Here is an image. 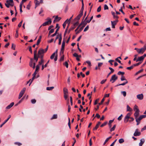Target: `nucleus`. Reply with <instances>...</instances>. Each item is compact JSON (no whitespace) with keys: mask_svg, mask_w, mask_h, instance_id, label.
<instances>
[{"mask_svg":"<svg viewBox=\"0 0 146 146\" xmlns=\"http://www.w3.org/2000/svg\"><path fill=\"white\" fill-rule=\"evenodd\" d=\"M6 3H5V5L7 8L9 7V6H13L14 5V3L13 0H8L6 1Z\"/></svg>","mask_w":146,"mask_h":146,"instance_id":"2","label":"nucleus"},{"mask_svg":"<svg viewBox=\"0 0 146 146\" xmlns=\"http://www.w3.org/2000/svg\"><path fill=\"white\" fill-rule=\"evenodd\" d=\"M125 74L124 72H122L121 71H119L117 73V74L118 75H123Z\"/></svg>","mask_w":146,"mask_h":146,"instance_id":"38","label":"nucleus"},{"mask_svg":"<svg viewBox=\"0 0 146 146\" xmlns=\"http://www.w3.org/2000/svg\"><path fill=\"white\" fill-rule=\"evenodd\" d=\"M36 102V100L35 99H33L31 100V102L33 104H35Z\"/></svg>","mask_w":146,"mask_h":146,"instance_id":"46","label":"nucleus"},{"mask_svg":"<svg viewBox=\"0 0 146 146\" xmlns=\"http://www.w3.org/2000/svg\"><path fill=\"white\" fill-rule=\"evenodd\" d=\"M104 98H103L102 99L101 102H100V103H99V104H98L99 105H101L103 103V102H104Z\"/></svg>","mask_w":146,"mask_h":146,"instance_id":"50","label":"nucleus"},{"mask_svg":"<svg viewBox=\"0 0 146 146\" xmlns=\"http://www.w3.org/2000/svg\"><path fill=\"white\" fill-rule=\"evenodd\" d=\"M65 45V41L63 40L62 42V47L61 48V51L62 52V53L63 54L64 52V46Z\"/></svg>","mask_w":146,"mask_h":146,"instance_id":"9","label":"nucleus"},{"mask_svg":"<svg viewBox=\"0 0 146 146\" xmlns=\"http://www.w3.org/2000/svg\"><path fill=\"white\" fill-rule=\"evenodd\" d=\"M64 60V55H63L62 56L60 59V61H62Z\"/></svg>","mask_w":146,"mask_h":146,"instance_id":"53","label":"nucleus"},{"mask_svg":"<svg viewBox=\"0 0 146 146\" xmlns=\"http://www.w3.org/2000/svg\"><path fill=\"white\" fill-rule=\"evenodd\" d=\"M121 93L122 94L124 97H125L126 95V93L125 91H122Z\"/></svg>","mask_w":146,"mask_h":146,"instance_id":"47","label":"nucleus"},{"mask_svg":"<svg viewBox=\"0 0 146 146\" xmlns=\"http://www.w3.org/2000/svg\"><path fill=\"white\" fill-rule=\"evenodd\" d=\"M57 50H56V51L54 52L50 56V59H52L54 58L55 56V55L56 54H57Z\"/></svg>","mask_w":146,"mask_h":146,"instance_id":"14","label":"nucleus"},{"mask_svg":"<svg viewBox=\"0 0 146 146\" xmlns=\"http://www.w3.org/2000/svg\"><path fill=\"white\" fill-rule=\"evenodd\" d=\"M134 67L133 65L131 66L130 67H127V69L128 70H130L131 69H132Z\"/></svg>","mask_w":146,"mask_h":146,"instance_id":"45","label":"nucleus"},{"mask_svg":"<svg viewBox=\"0 0 146 146\" xmlns=\"http://www.w3.org/2000/svg\"><path fill=\"white\" fill-rule=\"evenodd\" d=\"M111 136H110V137H108V138H107L105 140L104 142V145L107 142L108 140L111 138Z\"/></svg>","mask_w":146,"mask_h":146,"instance_id":"28","label":"nucleus"},{"mask_svg":"<svg viewBox=\"0 0 146 146\" xmlns=\"http://www.w3.org/2000/svg\"><path fill=\"white\" fill-rule=\"evenodd\" d=\"M15 45H14L13 44H12L11 48L14 50H15Z\"/></svg>","mask_w":146,"mask_h":146,"instance_id":"63","label":"nucleus"},{"mask_svg":"<svg viewBox=\"0 0 146 146\" xmlns=\"http://www.w3.org/2000/svg\"><path fill=\"white\" fill-rule=\"evenodd\" d=\"M86 23V21H82V22L79 25V26H84V27L87 24Z\"/></svg>","mask_w":146,"mask_h":146,"instance_id":"20","label":"nucleus"},{"mask_svg":"<svg viewBox=\"0 0 146 146\" xmlns=\"http://www.w3.org/2000/svg\"><path fill=\"white\" fill-rule=\"evenodd\" d=\"M64 22L66 24L68 23L69 24V25L70 22V21L69 20V19H67Z\"/></svg>","mask_w":146,"mask_h":146,"instance_id":"42","label":"nucleus"},{"mask_svg":"<svg viewBox=\"0 0 146 146\" xmlns=\"http://www.w3.org/2000/svg\"><path fill=\"white\" fill-rule=\"evenodd\" d=\"M142 117L141 116H140L139 117H137L135 118V120L136 122H137V125H138L140 123V121L142 119Z\"/></svg>","mask_w":146,"mask_h":146,"instance_id":"6","label":"nucleus"},{"mask_svg":"<svg viewBox=\"0 0 146 146\" xmlns=\"http://www.w3.org/2000/svg\"><path fill=\"white\" fill-rule=\"evenodd\" d=\"M134 110L135 111H139L138 106L135 105L134 107Z\"/></svg>","mask_w":146,"mask_h":146,"instance_id":"24","label":"nucleus"},{"mask_svg":"<svg viewBox=\"0 0 146 146\" xmlns=\"http://www.w3.org/2000/svg\"><path fill=\"white\" fill-rule=\"evenodd\" d=\"M54 87L53 86L49 87L46 88V90H51L54 88Z\"/></svg>","mask_w":146,"mask_h":146,"instance_id":"31","label":"nucleus"},{"mask_svg":"<svg viewBox=\"0 0 146 146\" xmlns=\"http://www.w3.org/2000/svg\"><path fill=\"white\" fill-rule=\"evenodd\" d=\"M41 59V61L39 62L38 64L37 65H38L39 66H40L41 64H42L44 62V60L42 59V58Z\"/></svg>","mask_w":146,"mask_h":146,"instance_id":"25","label":"nucleus"},{"mask_svg":"<svg viewBox=\"0 0 146 146\" xmlns=\"http://www.w3.org/2000/svg\"><path fill=\"white\" fill-rule=\"evenodd\" d=\"M117 21V20L115 21H111L112 27V28H115V25L116 24Z\"/></svg>","mask_w":146,"mask_h":146,"instance_id":"11","label":"nucleus"},{"mask_svg":"<svg viewBox=\"0 0 146 146\" xmlns=\"http://www.w3.org/2000/svg\"><path fill=\"white\" fill-rule=\"evenodd\" d=\"M83 14V13H82V11H80V14L75 18V20L78 21L80 19V17L82 16Z\"/></svg>","mask_w":146,"mask_h":146,"instance_id":"7","label":"nucleus"},{"mask_svg":"<svg viewBox=\"0 0 146 146\" xmlns=\"http://www.w3.org/2000/svg\"><path fill=\"white\" fill-rule=\"evenodd\" d=\"M46 20L47 21H46L44 23L42 24V25L43 26H45L46 25L49 24H50L52 23V21L51 19L49 17H48Z\"/></svg>","mask_w":146,"mask_h":146,"instance_id":"4","label":"nucleus"},{"mask_svg":"<svg viewBox=\"0 0 146 146\" xmlns=\"http://www.w3.org/2000/svg\"><path fill=\"white\" fill-rule=\"evenodd\" d=\"M26 89L25 88H24L20 93L19 95H21V96H23L25 93V91Z\"/></svg>","mask_w":146,"mask_h":146,"instance_id":"13","label":"nucleus"},{"mask_svg":"<svg viewBox=\"0 0 146 146\" xmlns=\"http://www.w3.org/2000/svg\"><path fill=\"white\" fill-rule=\"evenodd\" d=\"M134 49L136 50L138 54H142L146 50V44L143 47L141 48H135Z\"/></svg>","mask_w":146,"mask_h":146,"instance_id":"1","label":"nucleus"},{"mask_svg":"<svg viewBox=\"0 0 146 146\" xmlns=\"http://www.w3.org/2000/svg\"><path fill=\"white\" fill-rule=\"evenodd\" d=\"M141 142L139 143V146H142V145L145 142V139H141Z\"/></svg>","mask_w":146,"mask_h":146,"instance_id":"19","label":"nucleus"},{"mask_svg":"<svg viewBox=\"0 0 146 146\" xmlns=\"http://www.w3.org/2000/svg\"><path fill=\"white\" fill-rule=\"evenodd\" d=\"M54 29H51L49 31L48 33V35H50L52 33L54 32Z\"/></svg>","mask_w":146,"mask_h":146,"instance_id":"36","label":"nucleus"},{"mask_svg":"<svg viewBox=\"0 0 146 146\" xmlns=\"http://www.w3.org/2000/svg\"><path fill=\"white\" fill-rule=\"evenodd\" d=\"M106 80H107L106 79L103 80H102L101 82L100 83L102 84H104L106 82Z\"/></svg>","mask_w":146,"mask_h":146,"instance_id":"59","label":"nucleus"},{"mask_svg":"<svg viewBox=\"0 0 146 146\" xmlns=\"http://www.w3.org/2000/svg\"><path fill=\"white\" fill-rule=\"evenodd\" d=\"M57 118V114H54L52 118H51V119L52 120L54 119H56Z\"/></svg>","mask_w":146,"mask_h":146,"instance_id":"32","label":"nucleus"},{"mask_svg":"<svg viewBox=\"0 0 146 146\" xmlns=\"http://www.w3.org/2000/svg\"><path fill=\"white\" fill-rule=\"evenodd\" d=\"M45 53L44 52V50L42 49H40L38 52V56L39 58H42L43 54Z\"/></svg>","mask_w":146,"mask_h":146,"instance_id":"3","label":"nucleus"},{"mask_svg":"<svg viewBox=\"0 0 146 146\" xmlns=\"http://www.w3.org/2000/svg\"><path fill=\"white\" fill-rule=\"evenodd\" d=\"M84 9V3L82 4V7L81 9V10L80 11V12L82 11V13H83V11Z\"/></svg>","mask_w":146,"mask_h":146,"instance_id":"49","label":"nucleus"},{"mask_svg":"<svg viewBox=\"0 0 146 146\" xmlns=\"http://www.w3.org/2000/svg\"><path fill=\"white\" fill-rule=\"evenodd\" d=\"M132 109L128 105L127 106V111H131Z\"/></svg>","mask_w":146,"mask_h":146,"instance_id":"22","label":"nucleus"},{"mask_svg":"<svg viewBox=\"0 0 146 146\" xmlns=\"http://www.w3.org/2000/svg\"><path fill=\"white\" fill-rule=\"evenodd\" d=\"M137 97L139 100H141L143 98V95L142 94H139L137 96Z\"/></svg>","mask_w":146,"mask_h":146,"instance_id":"8","label":"nucleus"},{"mask_svg":"<svg viewBox=\"0 0 146 146\" xmlns=\"http://www.w3.org/2000/svg\"><path fill=\"white\" fill-rule=\"evenodd\" d=\"M14 144L19 146H21L22 145V143L19 142H15L14 143Z\"/></svg>","mask_w":146,"mask_h":146,"instance_id":"37","label":"nucleus"},{"mask_svg":"<svg viewBox=\"0 0 146 146\" xmlns=\"http://www.w3.org/2000/svg\"><path fill=\"white\" fill-rule=\"evenodd\" d=\"M59 42H58V44L60 45L61 44V41L62 39V35L61 34H60L59 35Z\"/></svg>","mask_w":146,"mask_h":146,"instance_id":"21","label":"nucleus"},{"mask_svg":"<svg viewBox=\"0 0 146 146\" xmlns=\"http://www.w3.org/2000/svg\"><path fill=\"white\" fill-rule=\"evenodd\" d=\"M35 3L36 5L38 6L40 5V2L38 1V0H35Z\"/></svg>","mask_w":146,"mask_h":146,"instance_id":"33","label":"nucleus"},{"mask_svg":"<svg viewBox=\"0 0 146 146\" xmlns=\"http://www.w3.org/2000/svg\"><path fill=\"white\" fill-rule=\"evenodd\" d=\"M84 27V26H82L81 27L80 29L78 31L76 32V34H77L80 32L81 31L83 30Z\"/></svg>","mask_w":146,"mask_h":146,"instance_id":"26","label":"nucleus"},{"mask_svg":"<svg viewBox=\"0 0 146 146\" xmlns=\"http://www.w3.org/2000/svg\"><path fill=\"white\" fill-rule=\"evenodd\" d=\"M40 67V66H39L38 65H36L35 70L36 72H38L39 70V69Z\"/></svg>","mask_w":146,"mask_h":146,"instance_id":"40","label":"nucleus"},{"mask_svg":"<svg viewBox=\"0 0 146 146\" xmlns=\"http://www.w3.org/2000/svg\"><path fill=\"white\" fill-rule=\"evenodd\" d=\"M15 37L16 38H17L18 36V30L16 31V33L15 35Z\"/></svg>","mask_w":146,"mask_h":146,"instance_id":"54","label":"nucleus"},{"mask_svg":"<svg viewBox=\"0 0 146 146\" xmlns=\"http://www.w3.org/2000/svg\"><path fill=\"white\" fill-rule=\"evenodd\" d=\"M128 119H127L125 117V118H124V122L125 123H127V122L128 121Z\"/></svg>","mask_w":146,"mask_h":146,"instance_id":"60","label":"nucleus"},{"mask_svg":"<svg viewBox=\"0 0 146 146\" xmlns=\"http://www.w3.org/2000/svg\"><path fill=\"white\" fill-rule=\"evenodd\" d=\"M109 69H110L111 70V72H110L111 73H112L114 72V69H113L111 68L110 67H109Z\"/></svg>","mask_w":146,"mask_h":146,"instance_id":"61","label":"nucleus"},{"mask_svg":"<svg viewBox=\"0 0 146 146\" xmlns=\"http://www.w3.org/2000/svg\"><path fill=\"white\" fill-rule=\"evenodd\" d=\"M143 69H141V70H139L136 73H135V75H137V74H138L140 73V72H142L143 71Z\"/></svg>","mask_w":146,"mask_h":146,"instance_id":"43","label":"nucleus"},{"mask_svg":"<svg viewBox=\"0 0 146 146\" xmlns=\"http://www.w3.org/2000/svg\"><path fill=\"white\" fill-rule=\"evenodd\" d=\"M14 104V103L13 102L11 103L8 106L6 107V109H9L11 107H12Z\"/></svg>","mask_w":146,"mask_h":146,"instance_id":"16","label":"nucleus"},{"mask_svg":"<svg viewBox=\"0 0 146 146\" xmlns=\"http://www.w3.org/2000/svg\"><path fill=\"white\" fill-rule=\"evenodd\" d=\"M124 142V140L123 139H121L119 140V143H121Z\"/></svg>","mask_w":146,"mask_h":146,"instance_id":"44","label":"nucleus"},{"mask_svg":"<svg viewBox=\"0 0 146 146\" xmlns=\"http://www.w3.org/2000/svg\"><path fill=\"white\" fill-rule=\"evenodd\" d=\"M101 10V7L100 6L97 9V11L98 12H100Z\"/></svg>","mask_w":146,"mask_h":146,"instance_id":"56","label":"nucleus"},{"mask_svg":"<svg viewBox=\"0 0 146 146\" xmlns=\"http://www.w3.org/2000/svg\"><path fill=\"white\" fill-rule=\"evenodd\" d=\"M141 135V133L138 131V129H136L134 133V135L135 136H139Z\"/></svg>","mask_w":146,"mask_h":146,"instance_id":"10","label":"nucleus"},{"mask_svg":"<svg viewBox=\"0 0 146 146\" xmlns=\"http://www.w3.org/2000/svg\"><path fill=\"white\" fill-rule=\"evenodd\" d=\"M38 56H37V55H34V58L35 60H36V62H37L38 60Z\"/></svg>","mask_w":146,"mask_h":146,"instance_id":"35","label":"nucleus"},{"mask_svg":"<svg viewBox=\"0 0 146 146\" xmlns=\"http://www.w3.org/2000/svg\"><path fill=\"white\" fill-rule=\"evenodd\" d=\"M89 29V26L88 25H87L84 29V32L86 31H87Z\"/></svg>","mask_w":146,"mask_h":146,"instance_id":"52","label":"nucleus"},{"mask_svg":"<svg viewBox=\"0 0 146 146\" xmlns=\"http://www.w3.org/2000/svg\"><path fill=\"white\" fill-rule=\"evenodd\" d=\"M11 117V115H9V117L7 119H6V120H5V122H4L5 123L9 119V118Z\"/></svg>","mask_w":146,"mask_h":146,"instance_id":"55","label":"nucleus"},{"mask_svg":"<svg viewBox=\"0 0 146 146\" xmlns=\"http://www.w3.org/2000/svg\"><path fill=\"white\" fill-rule=\"evenodd\" d=\"M113 121L114 119L109 121L108 125L110 128L111 127V123Z\"/></svg>","mask_w":146,"mask_h":146,"instance_id":"30","label":"nucleus"},{"mask_svg":"<svg viewBox=\"0 0 146 146\" xmlns=\"http://www.w3.org/2000/svg\"><path fill=\"white\" fill-rule=\"evenodd\" d=\"M115 127H116V125H114L113 126V127L110 129V131L111 132L112 131L114 130L115 129Z\"/></svg>","mask_w":146,"mask_h":146,"instance_id":"39","label":"nucleus"},{"mask_svg":"<svg viewBox=\"0 0 146 146\" xmlns=\"http://www.w3.org/2000/svg\"><path fill=\"white\" fill-rule=\"evenodd\" d=\"M64 97L65 99V100H66L68 98V95L67 94H64Z\"/></svg>","mask_w":146,"mask_h":146,"instance_id":"64","label":"nucleus"},{"mask_svg":"<svg viewBox=\"0 0 146 146\" xmlns=\"http://www.w3.org/2000/svg\"><path fill=\"white\" fill-rule=\"evenodd\" d=\"M99 125H98L97 124H96V125L95 127L93 129V130H96L98 127Z\"/></svg>","mask_w":146,"mask_h":146,"instance_id":"58","label":"nucleus"},{"mask_svg":"<svg viewBox=\"0 0 146 146\" xmlns=\"http://www.w3.org/2000/svg\"><path fill=\"white\" fill-rule=\"evenodd\" d=\"M139 111H135L134 114V116L135 117V119L137 117H138L139 115Z\"/></svg>","mask_w":146,"mask_h":146,"instance_id":"15","label":"nucleus"},{"mask_svg":"<svg viewBox=\"0 0 146 146\" xmlns=\"http://www.w3.org/2000/svg\"><path fill=\"white\" fill-rule=\"evenodd\" d=\"M107 122H104V123H103V124H102L101 125V127H102L104 126H105V125H106V124H107Z\"/></svg>","mask_w":146,"mask_h":146,"instance_id":"48","label":"nucleus"},{"mask_svg":"<svg viewBox=\"0 0 146 146\" xmlns=\"http://www.w3.org/2000/svg\"><path fill=\"white\" fill-rule=\"evenodd\" d=\"M111 14L113 16V17L115 19H117L118 18V17L116 15L115 13L113 12H111Z\"/></svg>","mask_w":146,"mask_h":146,"instance_id":"17","label":"nucleus"},{"mask_svg":"<svg viewBox=\"0 0 146 146\" xmlns=\"http://www.w3.org/2000/svg\"><path fill=\"white\" fill-rule=\"evenodd\" d=\"M61 18L60 17H58L57 16H56L55 18V19L54 21V22L55 21H59L61 19Z\"/></svg>","mask_w":146,"mask_h":146,"instance_id":"18","label":"nucleus"},{"mask_svg":"<svg viewBox=\"0 0 146 146\" xmlns=\"http://www.w3.org/2000/svg\"><path fill=\"white\" fill-rule=\"evenodd\" d=\"M64 94H68V91L67 89L66 88H64L63 89Z\"/></svg>","mask_w":146,"mask_h":146,"instance_id":"29","label":"nucleus"},{"mask_svg":"<svg viewBox=\"0 0 146 146\" xmlns=\"http://www.w3.org/2000/svg\"><path fill=\"white\" fill-rule=\"evenodd\" d=\"M128 83V81L127 80H126V82H124V83L121 84H119L117 85L116 86H121V85L124 86V85H125V84H127Z\"/></svg>","mask_w":146,"mask_h":146,"instance_id":"27","label":"nucleus"},{"mask_svg":"<svg viewBox=\"0 0 146 146\" xmlns=\"http://www.w3.org/2000/svg\"><path fill=\"white\" fill-rule=\"evenodd\" d=\"M64 65H65L67 68H68V63L67 62H65V63L64 64Z\"/></svg>","mask_w":146,"mask_h":146,"instance_id":"51","label":"nucleus"},{"mask_svg":"<svg viewBox=\"0 0 146 146\" xmlns=\"http://www.w3.org/2000/svg\"><path fill=\"white\" fill-rule=\"evenodd\" d=\"M117 76L115 74H114L111 76L110 81L112 83H113L117 79Z\"/></svg>","mask_w":146,"mask_h":146,"instance_id":"5","label":"nucleus"},{"mask_svg":"<svg viewBox=\"0 0 146 146\" xmlns=\"http://www.w3.org/2000/svg\"><path fill=\"white\" fill-rule=\"evenodd\" d=\"M73 56L77 58L78 57L79 55L77 53H75L73 54Z\"/></svg>","mask_w":146,"mask_h":146,"instance_id":"62","label":"nucleus"},{"mask_svg":"<svg viewBox=\"0 0 146 146\" xmlns=\"http://www.w3.org/2000/svg\"><path fill=\"white\" fill-rule=\"evenodd\" d=\"M144 58L142 56H141L140 57H138L137 60L136 62H137L138 61H139L140 62L141 61V62H143L144 60Z\"/></svg>","mask_w":146,"mask_h":146,"instance_id":"12","label":"nucleus"},{"mask_svg":"<svg viewBox=\"0 0 146 146\" xmlns=\"http://www.w3.org/2000/svg\"><path fill=\"white\" fill-rule=\"evenodd\" d=\"M141 63V62H139L135 64H133V67H134L135 66H138Z\"/></svg>","mask_w":146,"mask_h":146,"instance_id":"41","label":"nucleus"},{"mask_svg":"<svg viewBox=\"0 0 146 146\" xmlns=\"http://www.w3.org/2000/svg\"><path fill=\"white\" fill-rule=\"evenodd\" d=\"M108 9V7L106 5H105L104 6V9L105 10Z\"/></svg>","mask_w":146,"mask_h":146,"instance_id":"57","label":"nucleus"},{"mask_svg":"<svg viewBox=\"0 0 146 146\" xmlns=\"http://www.w3.org/2000/svg\"><path fill=\"white\" fill-rule=\"evenodd\" d=\"M121 80L122 81L125 80L126 81L127 80L125 79V76L123 75H122L121 76Z\"/></svg>","mask_w":146,"mask_h":146,"instance_id":"34","label":"nucleus"},{"mask_svg":"<svg viewBox=\"0 0 146 146\" xmlns=\"http://www.w3.org/2000/svg\"><path fill=\"white\" fill-rule=\"evenodd\" d=\"M33 59L31 58L30 59V61L29 62V66L31 67L32 68V67L33 66Z\"/></svg>","mask_w":146,"mask_h":146,"instance_id":"23","label":"nucleus"}]
</instances>
